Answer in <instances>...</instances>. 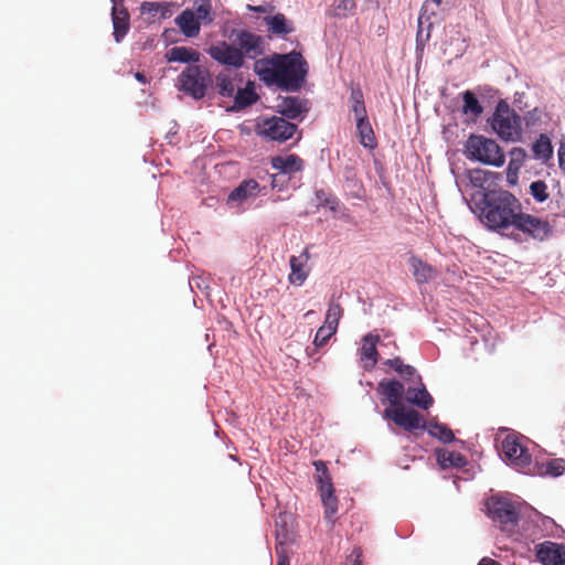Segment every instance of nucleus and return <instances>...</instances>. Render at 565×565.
Masks as SVG:
<instances>
[{
  "mask_svg": "<svg viewBox=\"0 0 565 565\" xmlns=\"http://www.w3.org/2000/svg\"><path fill=\"white\" fill-rule=\"evenodd\" d=\"M306 62L300 53L273 54L269 57L258 58L254 63V72L267 85L296 92L305 81Z\"/></svg>",
  "mask_w": 565,
  "mask_h": 565,
  "instance_id": "obj_1",
  "label": "nucleus"
},
{
  "mask_svg": "<svg viewBox=\"0 0 565 565\" xmlns=\"http://www.w3.org/2000/svg\"><path fill=\"white\" fill-rule=\"evenodd\" d=\"M521 201L507 190L482 193L480 220L491 231L508 234L520 211Z\"/></svg>",
  "mask_w": 565,
  "mask_h": 565,
  "instance_id": "obj_2",
  "label": "nucleus"
},
{
  "mask_svg": "<svg viewBox=\"0 0 565 565\" xmlns=\"http://www.w3.org/2000/svg\"><path fill=\"white\" fill-rule=\"evenodd\" d=\"M214 21L211 0H196L192 9L183 10L175 17L174 23L185 38H196L201 24L207 25Z\"/></svg>",
  "mask_w": 565,
  "mask_h": 565,
  "instance_id": "obj_3",
  "label": "nucleus"
},
{
  "mask_svg": "<svg viewBox=\"0 0 565 565\" xmlns=\"http://www.w3.org/2000/svg\"><path fill=\"white\" fill-rule=\"evenodd\" d=\"M551 233L552 226L548 221L525 213L522 209L507 235L516 242L529 239L542 242L547 238Z\"/></svg>",
  "mask_w": 565,
  "mask_h": 565,
  "instance_id": "obj_4",
  "label": "nucleus"
},
{
  "mask_svg": "<svg viewBox=\"0 0 565 565\" xmlns=\"http://www.w3.org/2000/svg\"><path fill=\"white\" fill-rule=\"evenodd\" d=\"M492 130L504 141L521 139V117L505 100L497 104L492 117L489 119Z\"/></svg>",
  "mask_w": 565,
  "mask_h": 565,
  "instance_id": "obj_5",
  "label": "nucleus"
},
{
  "mask_svg": "<svg viewBox=\"0 0 565 565\" xmlns=\"http://www.w3.org/2000/svg\"><path fill=\"white\" fill-rule=\"evenodd\" d=\"M465 148L469 159L484 164L501 167L505 161L504 152L497 141L480 135H471L466 141Z\"/></svg>",
  "mask_w": 565,
  "mask_h": 565,
  "instance_id": "obj_6",
  "label": "nucleus"
},
{
  "mask_svg": "<svg viewBox=\"0 0 565 565\" xmlns=\"http://www.w3.org/2000/svg\"><path fill=\"white\" fill-rule=\"evenodd\" d=\"M179 89L194 99L205 96L212 83L211 74L204 66L190 65L178 77Z\"/></svg>",
  "mask_w": 565,
  "mask_h": 565,
  "instance_id": "obj_7",
  "label": "nucleus"
},
{
  "mask_svg": "<svg viewBox=\"0 0 565 565\" xmlns=\"http://www.w3.org/2000/svg\"><path fill=\"white\" fill-rule=\"evenodd\" d=\"M296 124L289 122L284 117L273 116L270 118H262L255 126L258 136L278 142H285L292 138L297 132Z\"/></svg>",
  "mask_w": 565,
  "mask_h": 565,
  "instance_id": "obj_8",
  "label": "nucleus"
},
{
  "mask_svg": "<svg viewBox=\"0 0 565 565\" xmlns=\"http://www.w3.org/2000/svg\"><path fill=\"white\" fill-rule=\"evenodd\" d=\"M489 515L498 523L501 531L511 535L518 532L520 513L514 503L509 500H493L489 505Z\"/></svg>",
  "mask_w": 565,
  "mask_h": 565,
  "instance_id": "obj_9",
  "label": "nucleus"
},
{
  "mask_svg": "<svg viewBox=\"0 0 565 565\" xmlns=\"http://www.w3.org/2000/svg\"><path fill=\"white\" fill-rule=\"evenodd\" d=\"M383 417L393 420L397 426L407 431L426 428V423L422 415L415 409H405L404 405L384 409Z\"/></svg>",
  "mask_w": 565,
  "mask_h": 565,
  "instance_id": "obj_10",
  "label": "nucleus"
},
{
  "mask_svg": "<svg viewBox=\"0 0 565 565\" xmlns=\"http://www.w3.org/2000/svg\"><path fill=\"white\" fill-rule=\"evenodd\" d=\"M502 451L511 465L519 469L530 467L532 457L515 435H508L502 441Z\"/></svg>",
  "mask_w": 565,
  "mask_h": 565,
  "instance_id": "obj_11",
  "label": "nucleus"
},
{
  "mask_svg": "<svg viewBox=\"0 0 565 565\" xmlns=\"http://www.w3.org/2000/svg\"><path fill=\"white\" fill-rule=\"evenodd\" d=\"M450 9H446L444 4L439 3L438 0H426L422 7V13L418 18V31H417V42H424L429 39V32L426 33L424 38V24L428 23V28H430L434 23L439 22L444 14Z\"/></svg>",
  "mask_w": 565,
  "mask_h": 565,
  "instance_id": "obj_12",
  "label": "nucleus"
},
{
  "mask_svg": "<svg viewBox=\"0 0 565 565\" xmlns=\"http://www.w3.org/2000/svg\"><path fill=\"white\" fill-rule=\"evenodd\" d=\"M234 43L237 50H242V54L248 58H257L264 54V40L260 35L246 30H234Z\"/></svg>",
  "mask_w": 565,
  "mask_h": 565,
  "instance_id": "obj_13",
  "label": "nucleus"
},
{
  "mask_svg": "<svg viewBox=\"0 0 565 565\" xmlns=\"http://www.w3.org/2000/svg\"><path fill=\"white\" fill-rule=\"evenodd\" d=\"M210 56L222 65L241 68L244 65V56L242 50L228 44L225 41L211 45L207 50Z\"/></svg>",
  "mask_w": 565,
  "mask_h": 565,
  "instance_id": "obj_14",
  "label": "nucleus"
},
{
  "mask_svg": "<svg viewBox=\"0 0 565 565\" xmlns=\"http://www.w3.org/2000/svg\"><path fill=\"white\" fill-rule=\"evenodd\" d=\"M535 556L543 565H565V545L545 541L535 546Z\"/></svg>",
  "mask_w": 565,
  "mask_h": 565,
  "instance_id": "obj_15",
  "label": "nucleus"
},
{
  "mask_svg": "<svg viewBox=\"0 0 565 565\" xmlns=\"http://www.w3.org/2000/svg\"><path fill=\"white\" fill-rule=\"evenodd\" d=\"M310 259L309 248L306 247L299 256H291L289 259L290 274L288 281L295 286H301L307 280L310 267L308 262Z\"/></svg>",
  "mask_w": 565,
  "mask_h": 565,
  "instance_id": "obj_16",
  "label": "nucleus"
},
{
  "mask_svg": "<svg viewBox=\"0 0 565 565\" xmlns=\"http://www.w3.org/2000/svg\"><path fill=\"white\" fill-rule=\"evenodd\" d=\"M113 10H111V19H113V28H114V38L117 43H119L128 33L130 29L129 23V13L124 8L122 0H111Z\"/></svg>",
  "mask_w": 565,
  "mask_h": 565,
  "instance_id": "obj_17",
  "label": "nucleus"
},
{
  "mask_svg": "<svg viewBox=\"0 0 565 565\" xmlns=\"http://www.w3.org/2000/svg\"><path fill=\"white\" fill-rule=\"evenodd\" d=\"M380 342V335L369 333L362 339V347L360 349V360L363 362L365 370H372L379 359L377 343Z\"/></svg>",
  "mask_w": 565,
  "mask_h": 565,
  "instance_id": "obj_18",
  "label": "nucleus"
},
{
  "mask_svg": "<svg viewBox=\"0 0 565 565\" xmlns=\"http://www.w3.org/2000/svg\"><path fill=\"white\" fill-rule=\"evenodd\" d=\"M377 392L380 395L384 396L391 407L395 408L402 406V398L403 394L405 392V387L403 383L396 380H390V381H381L377 385Z\"/></svg>",
  "mask_w": 565,
  "mask_h": 565,
  "instance_id": "obj_19",
  "label": "nucleus"
},
{
  "mask_svg": "<svg viewBox=\"0 0 565 565\" xmlns=\"http://www.w3.org/2000/svg\"><path fill=\"white\" fill-rule=\"evenodd\" d=\"M278 113L286 119H297L303 113L308 111L306 100L299 97L287 96L281 98L277 105Z\"/></svg>",
  "mask_w": 565,
  "mask_h": 565,
  "instance_id": "obj_20",
  "label": "nucleus"
},
{
  "mask_svg": "<svg viewBox=\"0 0 565 565\" xmlns=\"http://www.w3.org/2000/svg\"><path fill=\"white\" fill-rule=\"evenodd\" d=\"M260 192L259 183L254 179L244 180L228 195L230 202L242 203L250 198H256Z\"/></svg>",
  "mask_w": 565,
  "mask_h": 565,
  "instance_id": "obj_21",
  "label": "nucleus"
},
{
  "mask_svg": "<svg viewBox=\"0 0 565 565\" xmlns=\"http://www.w3.org/2000/svg\"><path fill=\"white\" fill-rule=\"evenodd\" d=\"M271 168L281 173H295L303 169V161L297 154L276 156L271 158Z\"/></svg>",
  "mask_w": 565,
  "mask_h": 565,
  "instance_id": "obj_22",
  "label": "nucleus"
},
{
  "mask_svg": "<svg viewBox=\"0 0 565 565\" xmlns=\"http://www.w3.org/2000/svg\"><path fill=\"white\" fill-rule=\"evenodd\" d=\"M409 264L417 284L428 282L433 280L437 275V271L434 267H431L427 263H424L418 257H411Z\"/></svg>",
  "mask_w": 565,
  "mask_h": 565,
  "instance_id": "obj_23",
  "label": "nucleus"
},
{
  "mask_svg": "<svg viewBox=\"0 0 565 565\" xmlns=\"http://www.w3.org/2000/svg\"><path fill=\"white\" fill-rule=\"evenodd\" d=\"M201 54L199 51L186 46H174L167 52L169 62L198 63Z\"/></svg>",
  "mask_w": 565,
  "mask_h": 565,
  "instance_id": "obj_24",
  "label": "nucleus"
},
{
  "mask_svg": "<svg viewBox=\"0 0 565 565\" xmlns=\"http://www.w3.org/2000/svg\"><path fill=\"white\" fill-rule=\"evenodd\" d=\"M404 393L406 402L419 408L428 409L434 403L431 395L424 385L420 388L408 387Z\"/></svg>",
  "mask_w": 565,
  "mask_h": 565,
  "instance_id": "obj_25",
  "label": "nucleus"
},
{
  "mask_svg": "<svg viewBox=\"0 0 565 565\" xmlns=\"http://www.w3.org/2000/svg\"><path fill=\"white\" fill-rule=\"evenodd\" d=\"M356 130L360 143L363 147L369 149H374L376 147V138L367 116L356 119Z\"/></svg>",
  "mask_w": 565,
  "mask_h": 565,
  "instance_id": "obj_26",
  "label": "nucleus"
},
{
  "mask_svg": "<svg viewBox=\"0 0 565 565\" xmlns=\"http://www.w3.org/2000/svg\"><path fill=\"white\" fill-rule=\"evenodd\" d=\"M258 99V95L255 92L254 83L248 82L246 87H238L234 95V109H243L247 106L253 105Z\"/></svg>",
  "mask_w": 565,
  "mask_h": 565,
  "instance_id": "obj_27",
  "label": "nucleus"
},
{
  "mask_svg": "<svg viewBox=\"0 0 565 565\" xmlns=\"http://www.w3.org/2000/svg\"><path fill=\"white\" fill-rule=\"evenodd\" d=\"M437 461L441 468H460L467 463V460L463 455L457 451L451 450H437L436 451Z\"/></svg>",
  "mask_w": 565,
  "mask_h": 565,
  "instance_id": "obj_28",
  "label": "nucleus"
},
{
  "mask_svg": "<svg viewBox=\"0 0 565 565\" xmlns=\"http://www.w3.org/2000/svg\"><path fill=\"white\" fill-rule=\"evenodd\" d=\"M533 156L536 160L547 161L553 156V146L547 135L541 134L532 145Z\"/></svg>",
  "mask_w": 565,
  "mask_h": 565,
  "instance_id": "obj_29",
  "label": "nucleus"
},
{
  "mask_svg": "<svg viewBox=\"0 0 565 565\" xmlns=\"http://www.w3.org/2000/svg\"><path fill=\"white\" fill-rule=\"evenodd\" d=\"M237 76L232 77L230 74L220 73L216 76V90L222 97H234L238 86L235 84ZM242 82V78H238Z\"/></svg>",
  "mask_w": 565,
  "mask_h": 565,
  "instance_id": "obj_30",
  "label": "nucleus"
},
{
  "mask_svg": "<svg viewBox=\"0 0 565 565\" xmlns=\"http://www.w3.org/2000/svg\"><path fill=\"white\" fill-rule=\"evenodd\" d=\"M319 491L324 507V518L333 523L332 518L338 512V499L334 495V488H326Z\"/></svg>",
  "mask_w": 565,
  "mask_h": 565,
  "instance_id": "obj_31",
  "label": "nucleus"
},
{
  "mask_svg": "<svg viewBox=\"0 0 565 565\" xmlns=\"http://www.w3.org/2000/svg\"><path fill=\"white\" fill-rule=\"evenodd\" d=\"M350 102L351 110L354 114L355 119L367 116L364 95L359 85L351 87Z\"/></svg>",
  "mask_w": 565,
  "mask_h": 565,
  "instance_id": "obj_32",
  "label": "nucleus"
},
{
  "mask_svg": "<svg viewBox=\"0 0 565 565\" xmlns=\"http://www.w3.org/2000/svg\"><path fill=\"white\" fill-rule=\"evenodd\" d=\"M462 113L473 118L479 117L483 113V107L471 90L462 93Z\"/></svg>",
  "mask_w": 565,
  "mask_h": 565,
  "instance_id": "obj_33",
  "label": "nucleus"
},
{
  "mask_svg": "<svg viewBox=\"0 0 565 565\" xmlns=\"http://www.w3.org/2000/svg\"><path fill=\"white\" fill-rule=\"evenodd\" d=\"M425 429H427L429 435H431L435 438H438L439 440H441L445 444L451 443L455 439L454 433L445 424L430 422V423L426 424Z\"/></svg>",
  "mask_w": 565,
  "mask_h": 565,
  "instance_id": "obj_34",
  "label": "nucleus"
},
{
  "mask_svg": "<svg viewBox=\"0 0 565 565\" xmlns=\"http://www.w3.org/2000/svg\"><path fill=\"white\" fill-rule=\"evenodd\" d=\"M343 309L339 302L330 300L328 310L324 318V324L329 328L338 330L340 319L342 318Z\"/></svg>",
  "mask_w": 565,
  "mask_h": 565,
  "instance_id": "obj_35",
  "label": "nucleus"
},
{
  "mask_svg": "<svg viewBox=\"0 0 565 565\" xmlns=\"http://www.w3.org/2000/svg\"><path fill=\"white\" fill-rule=\"evenodd\" d=\"M317 471V482L319 490L333 487L329 469L324 461L317 460L313 462Z\"/></svg>",
  "mask_w": 565,
  "mask_h": 565,
  "instance_id": "obj_36",
  "label": "nucleus"
},
{
  "mask_svg": "<svg viewBox=\"0 0 565 565\" xmlns=\"http://www.w3.org/2000/svg\"><path fill=\"white\" fill-rule=\"evenodd\" d=\"M269 30L276 34H288L292 31L284 14L277 13L268 20Z\"/></svg>",
  "mask_w": 565,
  "mask_h": 565,
  "instance_id": "obj_37",
  "label": "nucleus"
},
{
  "mask_svg": "<svg viewBox=\"0 0 565 565\" xmlns=\"http://www.w3.org/2000/svg\"><path fill=\"white\" fill-rule=\"evenodd\" d=\"M491 173L481 169H473L469 171V180L475 188L486 190V184L490 179Z\"/></svg>",
  "mask_w": 565,
  "mask_h": 565,
  "instance_id": "obj_38",
  "label": "nucleus"
},
{
  "mask_svg": "<svg viewBox=\"0 0 565 565\" xmlns=\"http://www.w3.org/2000/svg\"><path fill=\"white\" fill-rule=\"evenodd\" d=\"M530 193L537 202H544L548 199L550 193L547 191V185L542 180L533 181L530 184Z\"/></svg>",
  "mask_w": 565,
  "mask_h": 565,
  "instance_id": "obj_39",
  "label": "nucleus"
},
{
  "mask_svg": "<svg viewBox=\"0 0 565 565\" xmlns=\"http://www.w3.org/2000/svg\"><path fill=\"white\" fill-rule=\"evenodd\" d=\"M334 329L327 327L324 323L317 330L313 344L317 348H322L328 343L330 338L335 333Z\"/></svg>",
  "mask_w": 565,
  "mask_h": 565,
  "instance_id": "obj_40",
  "label": "nucleus"
},
{
  "mask_svg": "<svg viewBox=\"0 0 565 565\" xmlns=\"http://www.w3.org/2000/svg\"><path fill=\"white\" fill-rule=\"evenodd\" d=\"M385 364L392 366L401 375H414L415 369L411 365H405L399 358L390 359Z\"/></svg>",
  "mask_w": 565,
  "mask_h": 565,
  "instance_id": "obj_41",
  "label": "nucleus"
},
{
  "mask_svg": "<svg viewBox=\"0 0 565 565\" xmlns=\"http://www.w3.org/2000/svg\"><path fill=\"white\" fill-rule=\"evenodd\" d=\"M333 6L337 15H347L355 9V2L353 0H334Z\"/></svg>",
  "mask_w": 565,
  "mask_h": 565,
  "instance_id": "obj_42",
  "label": "nucleus"
},
{
  "mask_svg": "<svg viewBox=\"0 0 565 565\" xmlns=\"http://www.w3.org/2000/svg\"><path fill=\"white\" fill-rule=\"evenodd\" d=\"M316 198L320 205L329 206L331 210H335L338 206L337 198L328 194L324 190H317Z\"/></svg>",
  "mask_w": 565,
  "mask_h": 565,
  "instance_id": "obj_43",
  "label": "nucleus"
},
{
  "mask_svg": "<svg viewBox=\"0 0 565 565\" xmlns=\"http://www.w3.org/2000/svg\"><path fill=\"white\" fill-rule=\"evenodd\" d=\"M565 471V462L562 459H554L547 462L546 472L553 477H558Z\"/></svg>",
  "mask_w": 565,
  "mask_h": 565,
  "instance_id": "obj_44",
  "label": "nucleus"
},
{
  "mask_svg": "<svg viewBox=\"0 0 565 565\" xmlns=\"http://www.w3.org/2000/svg\"><path fill=\"white\" fill-rule=\"evenodd\" d=\"M172 6L173 3L171 2H143L141 8L148 12L157 13L160 12L161 9H166Z\"/></svg>",
  "mask_w": 565,
  "mask_h": 565,
  "instance_id": "obj_45",
  "label": "nucleus"
},
{
  "mask_svg": "<svg viewBox=\"0 0 565 565\" xmlns=\"http://www.w3.org/2000/svg\"><path fill=\"white\" fill-rule=\"evenodd\" d=\"M360 557H361L360 550L359 548L353 550V552L351 553V555L348 558L347 565H362Z\"/></svg>",
  "mask_w": 565,
  "mask_h": 565,
  "instance_id": "obj_46",
  "label": "nucleus"
},
{
  "mask_svg": "<svg viewBox=\"0 0 565 565\" xmlns=\"http://www.w3.org/2000/svg\"><path fill=\"white\" fill-rule=\"evenodd\" d=\"M559 169L565 174V143H562L557 151Z\"/></svg>",
  "mask_w": 565,
  "mask_h": 565,
  "instance_id": "obj_47",
  "label": "nucleus"
},
{
  "mask_svg": "<svg viewBox=\"0 0 565 565\" xmlns=\"http://www.w3.org/2000/svg\"><path fill=\"white\" fill-rule=\"evenodd\" d=\"M539 118L540 116L537 115V109L535 108L533 111H530L527 114L525 120L527 125H531L534 124Z\"/></svg>",
  "mask_w": 565,
  "mask_h": 565,
  "instance_id": "obj_48",
  "label": "nucleus"
},
{
  "mask_svg": "<svg viewBox=\"0 0 565 565\" xmlns=\"http://www.w3.org/2000/svg\"><path fill=\"white\" fill-rule=\"evenodd\" d=\"M478 565H502L498 561L490 558V557H483Z\"/></svg>",
  "mask_w": 565,
  "mask_h": 565,
  "instance_id": "obj_49",
  "label": "nucleus"
},
{
  "mask_svg": "<svg viewBox=\"0 0 565 565\" xmlns=\"http://www.w3.org/2000/svg\"><path fill=\"white\" fill-rule=\"evenodd\" d=\"M438 1H439V3L444 4V7L446 9H451L456 3V0H438Z\"/></svg>",
  "mask_w": 565,
  "mask_h": 565,
  "instance_id": "obj_50",
  "label": "nucleus"
},
{
  "mask_svg": "<svg viewBox=\"0 0 565 565\" xmlns=\"http://www.w3.org/2000/svg\"><path fill=\"white\" fill-rule=\"evenodd\" d=\"M135 77H136L137 81H139L142 84L147 83V78H146V75L143 73L137 72L135 74Z\"/></svg>",
  "mask_w": 565,
  "mask_h": 565,
  "instance_id": "obj_51",
  "label": "nucleus"
},
{
  "mask_svg": "<svg viewBox=\"0 0 565 565\" xmlns=\"http://www.w3.org/2000/svg\"><path fill=\"white\" fill-rule=\"evenodd\" d=\"M277 565H289V561L286 556L284 555H280L279 558H278V564Z\"/></svg>",
  "mask_w": 565,
  "mask_h": 565,
  "instance_id": "obj_52",
  "label": "nucleus"
},
{
  "mask_svg": "<svg viewBox=\"0 0 565 565\" xmlns=\"http://www.w3.org/2000/svg\"><path fill=\"white\" fill-rule=\"evenodd\" d=\"M160 13H161V18H167L171 14V10H170V7L169 8H166V9H161L160 10Z\"/></svg>",
  "mask_w": 565,
  "mask_h": 565,
  "instance_id": "obj_53",
  "label": "nucleus"
},
{
  "mask_svg": "<svg viewBox=\"0 0 565 565\" xmlns=\"http://www.w3.org/2000/svg\"><path fill=\"white\" fill-rule=\"evenodd\" d=\"M249 10L254 11V12H264V9L263 7H253V6H248Z\"/></svg>",
  "mask_w": 565,
  "mask_h": 565,
  "instance_id": "obj_54",
  "label": "nucleus"
},
{
  "mask_svg": "<svg viewBox=\"0 0 565 565\" xmlns=\"http://www.w3.org/2000/svg\"><path fill=\"white\" fill-rule=\"evenodd\" d=\"M312 313H313V311H312V310H309V311L305 315V317L312 316Z\"/></svg>",
  "mask_w": 565,
  "mask_h": 565,
  "instance_id": "obj_55",
  "label": "nucleus"
}]
</instances>
